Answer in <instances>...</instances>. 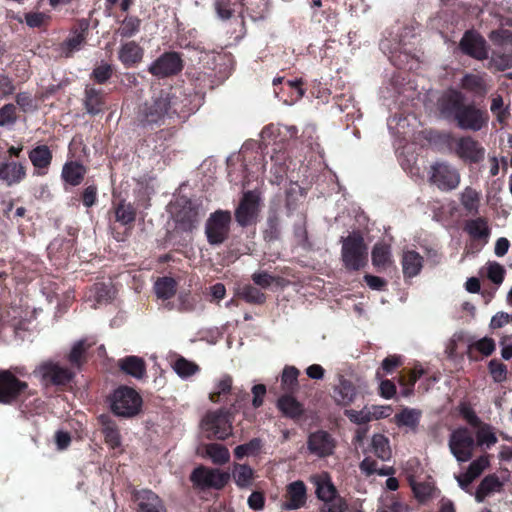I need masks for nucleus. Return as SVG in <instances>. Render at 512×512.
I'll use <instances>...</instances> for the list:
<instances>
[{"label":"nucleus","instance_id":"37998d69","mask_svg":"<svg viewBox=\"0 0 512 512\" xmlns=\"http://www.w3.org/2000/svg\"><path fill=\"white\" fill-rule=\"evenodd\" d=\"M141 21L135 16H127L121 22L117 34L123 38H130L136 35L140 30Z\"/></svg>","mask_w":512,"mask_h":512},{"label":"nucleus","instance_id":"de8ad7c7","mask_svg":"<svg viewBox=\"0 0 512 512\" xmlns=\"http://www.w3.org/2000/svg\"><path fill=\"white\" fill-rule=\"evenodd\" d=\"M17 120V108L14 104L8 103L0 108V127L10 129Z\"/></svg>","mask_w":512,"mask_h":512},{"label":"nucleus","instance_id":"bb28decb","mask_svg":"<svg viewBox=\"0 0 512 512\" xmlns=\"http://www.w3.org/2000/svg\"><path fill=\"white\" fill-rule=\"evenodd\" d=\"M143 49L134 41L126 42L121 45L118 58L126 67H132L141 61Z\"/></svg>","mask_w":512,"mask_h":512},{"label":"nucleus","instance_id":"680f3d73","mask_svg":"<svg viewBox=\"0 0 512 512\" xmlns=\"http://www.w3.org/2000/svg\"><path fill=\"white\" fill-rule=\"evenodd\" d=\"M16 103L23 112H29L36 109V103L33 96L28 92L18 93Z\"/></svg>","mask_w":512,"mask_h":512},{"label":"nucleus","instance_id":"49530a36","mask_svg":"<svg viewBox=\"0 0 512 512\" xmlns=\"http://www.w3.org/2000/svg\"><path fill=\"white\" fill-rule=\"evenodd\" d=\"M477 445L490 448L497 442V437L490 425L482 424L476 431Z\"/></svg>","mask_w":512,"mask_h":512},{"label":"nucleus","instance_id":"1a4fd4ad","mask_svg":"<svg viewBox=\"0 0 512 512\" xmlns=\"http://www.w3.org/2000/svg\"><path fill=\"white\" fill-rule=\"evenodd\" d=\"M429 179L442 191H450L458 187L460 174L456 167L447 162H438L431 166Z\"/></svg>","mask_w":512,"mask_h":512},{"label":"nucleus","instance_id":"79ce46f5","mask_svg":"<svg viewBox=\"0 0 512 512\" xmlns=\"http://www.w3.org/2000/svg\"><path fill=\"white\" fill-rule=\"evenodd\" d=\"M278 408L288 417L296 418L301 415L302 407L291 396H283L278 400Z\"/></svg>","mask_w":512,"mask_h":512},{"label":"nucleus","instance_id":"cd10ccee","mask_svg":"<svg viewBox=\"0 0 512 512\" xmlns=\"http://www.w3.org/2000/svg\"><path fill=\"white\" fill-rule=\"evenodd\" d=\"M29 159L37 169V175H43L51 163L52 154L46 145H40L29 152Z\"/></svg>","mask_w":512,"mask_h":512},{"label":"nucleus","instance_id":"e2e57ef3","mask_svg":"<svg viewBox=\"0 0 512 512\" xmlns=\"http://www.w3.org/2000/svg\"><path fill=\"white\" fill-rule=\"evenodd\" d=\"M376 377L381 380L379 385L380 395L385 399H391L396 394V386L390 380H382L383 375L380 371L376 372Z\"/></svg>","mask_w":512,"mask_h":512},{"label":"nucleus","instance_id":"423d86ee","mask_svg":"<svg viewBox=\"0 0 512 512\" xmlns=\"http://www.w3.org/2000/svg\"><path fill=\"white\" fill-rule=\"evenodd\" d=\"M447 137L451 140V151L464 163L477 164L484 160L486 150L473 137L452 138L450 135H447Z\"/></svg>","mask_w":512,"mask_h":512},{"label":"nucleus","instance_id":"a18cd8bd","mask_svg":"<svg viewBox=\"0 0 512 512\" xmlns=\"http://www.w3.org/2000/svg\"><path fill=\"white\" fill-rule=\"evenodd\" d=\"M466 230L474 239H487L489 236L487 222L481 218L469 221L466 224Z\"/></svg>","mask_w":512,"mask_h":512},{"label":"nucleus","instance_id":"6ab92c4d","mask_svg":"<svg viewBox=\"0 0 512 512\" xmlns=\"http://www.w3.org/2000/svg\"><path fill=\"white\" fill-rule=\"evenodd\" d=\"M460 48L464 53L476 59L487 57L485 40L477 33L466 32L460 41Z\"/></svg>","mask_w":512,"mask_h":512},{"label":"nucleus","instance_id":"aec40b11","mask_svg":"<svg viewBox=\"0 0 512 512\" xmlns=\"http://www.w3.org/2000/svg\"><path fill=\"white\" fill-rule=\"evenodd\" d=\"M134 498L139 512H166L162 500L151 490L138 491L135 493Z\"/></svg>","mask_w":512,"mask_h":512},{"label":"nucleus","instance_id":"393cba45","mask_svg":"<svg viewBox=\"0 0 512 512\" xmlns=\"http://www.w3.org/2000/svg\"><path fill=\"white\" fill-rule=\"evenodd\" d=\"M422 412L416 408H403L394 416L395 424L406 431L416 432L420 422Z\"/></svg>","mask_w":512,"mask_h":512},{"label":"nucleus","instance_id":"6e6552de","mask_svg":"<svg viewBox=\"0 0 512 512\" xmlns=\"http://www.w3.org/2000/svg\"><path fill=\"white\" fill-rule=\"evenodd\" d=\"M170 96L168 92L160 91L155 94L151 101L146 102L139 111L141 122L154 124L160 122L168 113L170 108Z\"/></svg>","mask_w":512,"mask_h":512},{"label":"nucleus","instance_id":"9d476101","mask_svg":"<svg viewBox=\"0 0 512 512\" xmlns=\"http://www.w3.org/2000/svg\"><path fill=\"white\" fill-rule=\"evenodd\" d=\"M475 446L472 434L466 428L454 430L449 438V449L458 462H467Z\"/></svg>","mask_w":512,"mask_h":512},{"label":"nucleus","instance_id":"774afa93","mask_svg":"<svg viewBox=\"0 0 512 512\" xmlns=\"http://www.w3.org/2000/svg\"><path fill=\"white\" fill-rule=\"evenodd\" d=\"M103 434L105 436V441L112 447L116 448L120 445V435L118 430L110 424H106L103 428Z\"/></svg>","mask_w":512,"mask_h":512},{"label":"nucleus","instance_id":"69168bd1","mask_svg":"<svg viewBox=\"0 0 512 512\" xmlns=\"http://www.w3.org/2000/svg\"><path fill=\"white\" fill-rule=\"evenodd\" d=\"M488 466V456H480L470 463L467 472L470 473L472 477L477 478Z\"/></svg>","mask_w":512,"mask_h":512},{"label":"nucleus","instance_id":"f704fd0d","mask_svg":"<svg viewBox=\"0 0 512 512\" xmlns=\"http://www.w3.org/2000/svg\"><path fill=\"white\" fill-rule=\"evenodd\" d=\"M391 250L386 244H376L372 250V263L378 268H384L391 264Z\"/></svg>","mask_w":512,"mask_h":512},{"label":"nucleus","instance_id":"13d9d810","mask_svg":"<svg viewBox=\"0 0 512 512\" xmlns=\"http://www.w3.org/2000/svg\"><path fill=\"white\" fill-rule=\"evenodd\" d=\"M345 415L355 424L362 425L371 421L370 408L364 407L357 411L353 409L345 410Z\"/></svg>","mask_w":512,"mask_h":512},{"label":"nucleus","instance_id":"4468645a","mask_svg":"<svg viewBox=\"0 0 512 512\" xmlns=\"http://www.w3.org/2000/svg\"><path fill=\"white\" fill-rule=\"evenodd\" d=\"M26 388L27 384L9 371H0V403H11Z\"/></svg>","mask_w":512,"mask_h":512},{"label":"nucleus","instance_id":"b1692460","mask_svg":"<svg viewBox=\"0 0 512 512\" xmlns=\"http://www.w3.org/2000/svg\"><path fill=\"white\" fill-rule=\"evenodd\" d=\"M315 486V492L319 500L329 499L338 494L330 475L327 472H320L310 477Z\"/></svg>","mask_w":512,"mask_h":512},{"label":"nucleus","instance_id":"5701e85b","mask_svg":"<svg viewBox=\"0 0 512 512\" xmlns=\"http://www.w3.org/2000/svg\"><path fill=\"white\" fill-rule=\"evenodd\" d=\"M423 257L415 250L406 249L402 253L401 266L405 278L416 277L423 268Z\"/></svg>","mask_w":512,"mask_h":512},{"label":"nucleus","instance_id":"4c0bfd02","mask_svg":"<svg viewBox=\"0 0 512 512\" xmlns=\"http://www.w3.org/2000/svg\"><path fill=\"white\" fill-rule=\"evenodd\" d=\"M206 455L215 463V464H224L229 461L230 453L228 449L218 443H211L205 447Z\"/></svg>","mask_w":512,"mask_h":512},{"label":"nucleus","instance_id":"5fc2aeb1","mask_svg":"<svg viewBox=\"0 0 512 512\" xmlns=\"http://www.w3.org/2000/svg\"><path fill=\"white\" fill-rule=\"evenodd\" d=\"M377 512H410L409 507L394 497L384 500Z\"/></svg>","mask_w":512,"mask_h":512},{"label":"nucleus","instance_id":"7c9ffc66","mask_svg":"<svg viewBox=\"0 0 512 512\" xmlns=\"http://www.w3.org/2000/svg\"><path fill=\"white\" fill-rule=\"evenodd\" d=\"M502 486V482L496 475L492 474L484 477L475 492L476 501L478 503L483 502L491 494L500 492Z\"/></svg>","mask_w":512,"mask_h":512},{"label":"nucleus","instance_id":"20e7f679","mask_svg":"<svg viewBox=\"0 0 512 512\" xmlns=\"http://www.w3.org/2000/svg\"><path fill=\"white\" fill-rule=\"evenodd\" d=\"M142 399L132 388L122 386L117 388L110 397L113 413L121 417H133L141 408Z\"/></svg>","mask_w":512,"mask_h":512},{"label":"nucleus","instance_id":"e433bc0d","mask_svg":"<svg viewBox=\"0 0 512 512\" xmlns=\"http://www.w3.org/2000/svg\"><path fill=\"white\" fill-rule=\"evenodd\" d=\"M236 295L243 298L246 302L252 304H262L266 299L265 295L259 289L249 284L238 287L236 290Z\"/></svg>","mask_w":512,"mask_h":512},{"label":"nucleus","instance_id":"58836bf2","mask_svg":"<svg viewBox=\"0 0 512 512\" xmlns=\"http://www.w3.org/2000/svg\"><path fill=\"white\" fill-rule=\"evenodd\" d=\"M480 203V193L471 187H466L461 194V204L469 213H477Z\"/></svg>","mask_w":512,"mask_h":512},{"label":"nucleus","instance_id":"4be33fe9","mask_svg":"<svg viewBox=\"0 0 512 512\" xmlns=\"http://www.w3.org/2000/svg\"><path fill=\"white\" fill-rule=\"evenodd\" d=\"M26 176V169L20 162H0V179L8 186L20 183Z\"/></svg>","mask_w":512,"mask_h":512},{"label":"nucleus","instance_id":"338daca9","mask_svg":"<svg viewBox=\"0 0 512 512\" xmlns=\"http://www.w3.org/2000/svg\"><path fill=\"white\" fill-rule=\"evenodd\" d=\"M489 370L496 382H502L506 379L507 369L503 363L497 360H491L489 363Z\"/></svg>","mask_w":512,"mask_h":512},{"label":"nucleus","instance_id":"052dcab7","mask_svg":"<svg viewBox=\"0 0 512 512\" xmlns=\"http://www.w3.org/2000/svg\"><path fill=\"white\" fill-rule=\"evenodd\" d=\"M490 67L504 71L512 66V56L509 54L493 53L490 59Z\"/></svg>","mask_w":512,"mask_h":512},{"label":"nucleus","instance_id":"473e14b6","mask_svg":"<svg viewBox=\"0 0 512 512\" xmlns=\"http://www.w3.org/2000/svg\"><path fill=\"white\" fill-rule=\"evenodd\" d=\"M371 451L382 461H388L392 456L389 440L382 434H375L371 439Z\"/></svg>","mask_w":512,"mask_h":512},{"label":"nucleus","instance_id":"f8f14e48","mask_svg":"<svg viewBox=\"0 0 512 512\" xmlns=\"http://www.w3.org/2000/svg\"><path fill=\"white\" fill-rule=\"evenodd\" d=\"M171 214L177 226L183 231H191L199 221V212L189 200H178L171 206Z\"/></svg>","mask_w":512,"mask_h":512},{"label":"nucleus","instance_id":"c9c22d12","mask_svg":"<svg viewBox=\"0 0 512 512\" xmlns=\"http://www.w3.org/2000/svg\"><path fill=\"white\" fill-rule=\"evenodd\" d=\"M154 289L158 298L167 300L174 296L176 292V282L172 278L163 277L155 282Z\"/></svg>","mask_w":512,"mask_h":512},{"label":"nucleus","instance_id":"c756f323","mask_svg":"<svg viewBox=\"0 0 512 512\" xmlns=\"http://www.w3.org/2000/svg\"><path fill=\"white\" fill-rule=\"evenodd\" d=\"M119 367L123 372L136 379H142L146 374L145 362L138 356H127L120 359Z\"/></svg>","mask_w":512,"mask_h":512},{"label":"nucleus","instance_id":"72a5a7b5","mask_svg":"<svg viewBox=\"0 0 512 512\" xmlns=\"http://www.w3.org/2000/svg\"><path fill=\"white\" fill-rule=\"evenodd\" d=\"M85 168L76 162L66 163L62 169V178L70 185L80 184L84 177Z\"/></svg>","mask_w":512,"mask_h":512},{"label":"nucleus","instance_id":"09e8293b","mask_svg":"<svg viewBox=\"0 0 512 512\" xmlns=\"http://www.w3.org/2000/svg\"><path fill=\"white\" fill-rule=\"evenodd\" d=\"M409 482L415 497L419 501H425L432 496L435 488L430 482H417L411 475L409 476Z\"/></svg>","mask_w":512,"mask_h":512},{"label":"nucleus","instance_id":"0eeeda50","mask_svg":"<svg viewBox=\"0 0 512 512\" xmlns=\"http://www.w3.org/2000/svg\"><path fill=\"white\" fill-rule=\"evenodd\" d=\"M230 224L231 213L229 211L217 210L212 213L205 224V234L209 244H222L228 238Z\"/></svg>","mask_w":512,"mask_h":512},{"label":"nucleus","instance_id":"603ef678","mask_svg":"<svg viewBox=\"0 0 512 512\" xmlns=\"http://www.w3.org/2000/svg\"><path fill=\"white\" fill-rule=\"evenodd\" d=\"M462 85L465 89L471 90L476 94H484L487 87L483 78L479 75H466L462 79Z\"/></svg>","mask_w":512,"mask_h":512},{"label":"nucleus","instance_id":"39448f33","mask_svg":"<svg viewBox=\"0 0 512 512\" xmlns=\"http://www.w3.org/2000/svg\"><path fill=\"white\" fill-rule=\"evenodd\" d=\"M201 428L208 438L224 440L232 434L231 414L223 409L208 412L201 421Z\"/></svg>","mask_w":512,"mask_h":512},{"label":"nucleus","instance_id":"864d4df0","mask_svg":"<svg viewBox=\"0 0 512 512\" xmlns=\"http://www.w3.org/2000/svg\"><path fill=\"white\" fill-rule=\"evenodd\" d=\"M321 501L320 512H344L346 509V503L339 494Z\"/></svg>","mask_w":512,"mask_h":512},{"label":"nucleus","instance_id":"f257e3e1","mask_svg":"<svg viewBox=\"0 0 512 512\" xmlns=\"http://www.w3.org/2000/svg\"><path fill=\"white\" fill-rule=\"evenodd\" d=\"M438 109L444 118L454 119L463 130L476 132L488 123L487 113L472 103L466 104L464 96L455 90H449L439 98Z\"/></svg>","mask_w":512,"mask_h":512},{"label":"nucleus","instance_id":"ea45409f","mask_svg":"<svg viewBox=\"0 0 512 512\" xmlns=\"http://www.w3.org/2000/svg\"><path fill=\"white\" fill-rule=\"evenodd\" d=\"M175 373L182 379H186L199 371V367L184 357H179L172 365Z\"/></svg>","mask_w":512,"mask_h":512},{"label":"nucleus","instance_id":"bf43d9fd","mask_svg":"<svg viewBox=\"0 0 512 512\" xmlns=\"http://www.w3.org/2000/svg\"><path fill=\"white\" fill-rule=\"evenodd\" d=\"M87 349L86 343L84 340H80L76 342L69 354V361L72 365L76 367H80L82 361L84 359V354Z\"/></svg>","mask_w":512,"mask_h":512},{"label":"nucleus","instance_id":"a211bd4d","mask_svg":"<svg viewBox=\"0 0 512 512\" xmlns=\"http://www.w3.org/2000/svg\"><path fill=\"white\" fill-rule=\"evenodd\" d=\"M258 206V196L254 192H246L236 210L235 216L241 226H246L254 219Z\"/></svg>","mask_w":512,"mask_h":512},{"label":"nucleus","instance_id":"3c124183","mask_svg":"<svg viewBox=\"0 0 512 512\" xmlns=\"http://www.w3.org/2000/svg\"><path fill=\"white\" fill-rule=\"evenodd\" d=\"M232 388V377L230 375L221 376L215 383L214 389L210 392L209 398L212 402H217L220 395L227 394Z\"/></svg>","mask_w":512,"mask_h":512},{"label":"nucleus","instance_id":"9b49d317","mask_svg":"<svg viewBox=\"0 0 512 512\" xmlns=\"http://www.w3.org/2000/svg\"><path fill=\"white\" fill-rule=\"evenodd\" d=\"M230 475L221 472L218 469H210L200 466L193 470L191 474V481L199 488H215L220 489L228 482Z\"/></svg>","mask_w":512,"mask_h":512},{"label":"nucleus","instance_id":"6e6d98bb","mask_svg":"<svg viewBox=\"0 0 512 512\" xmlns=\"http://www.w3.org/2000/svg\"><path fill=\"white\" fill-rule=\"evenodd\" d=\"M487 277L496 285L502 284L505 275L504 267L495 262H488L486 265Z\"/></svg>","mask_w":512,"mask_h":512},{"label":"nucleus","instance_id":"412c9836","mask_svg":"<svg viewBox=\"0 0 512 512\" xmlns=\"http://www.w3.org/2000/svg\"><path fill=\"white\" fill-rule=\"evenodd\" d=\"M287 500L282 504L285 510H296L306 502V486L302 481H295L287 486Z\"/></svg>","mask_w":512,"mask_h":512},{"label":"nucleus","instance_id":"a19ab883","mask_svg":"<svg viewBox=\"0 0 512 512\" xmlns=\"http://www.w3.org/2000/svg\"><path fill=\"white\" fill-rule=\"evenodd\" d=\"M425 371L422 367L416 366L410 373L408 380L405 377L399 378V385L402 387V395L404 397H409L413 394L414 385L416 381L424 375Z\"/></svg>","mask_w":512,"mask_h":512},{"label":"nucleus","instance_id":"c85d7f7f","mask_svg":"<svg viewBox=\"0 0 512 512\" xmlns=\"http://www.w3.org/2000/svg\"><path fill=\"white\" fill-rule=\"evenodd\" d=\"M83 104L86 112L90 115H97L103 111L104 100L100 90L86 86Z\"/></svg>","mask_w":512,"mask_h":512},{"label":"nucleus","instance_id":"f3484780","mask_svg":"<svg viewBox=\"0 0 512 512\" xmlns=\"http://www.w3.org/2000/svg\"><path fill=\"white\" fill-rule=\"evenodd\" d=\"M356 386L347 378L339 375L337 384L333 387L332 398L342 407L351 405L357 397Z\"/></svg>","mask_w":512,"mask_h":512},{"label":"nucleus","instance_id":"2eb2a0df","mask_svg":"<svg viewBox=\"0 0 512 512\" xmlns=\"http://www.w3.org/2000/svg\"><path fill=\"white\" fill-rule=\"evenodd\" d=\"M307 445L312 454L318 457H326L333 453L335 441L327 432L316 431L309 435Z\"/></svg>","mask_w":512,"mask_h":512},{"label":"nucleus","instance_id":"2f4dec72","mask_svg":"<svg viewBox=\"0 0 512 512\" xmlns=\"http://www.w3.org/2000/svg\"><path fill=\"white\" fill-rule=\"evenodd\" d=\"M232 477L239 488H250L253 484L254 470L246 464H234Z\"/></svg>","mask_w":512,"mask_h":512},{"label":"nucleus","instance_id":"dca6fc26","mask_svg":"<svg viewBox=\"0 0 512 512\" xmlns=\"http://www.w3.org/2000/svg\"><path fill=\"white\" fill-rule=\"evenodd\" d=\"M36 373L42 377L43 380L51 381L56 385L69 382L73 376L69 369L61 367L54 362H45L41 364L37 368Z\"/></svg>","mask_w":512,"mask_h":512},{"label":"nucleus","instance_id":"4d7b16f0","mask_svg":"<svg viewBox=\"0 0 512 512\" xmlns=\"http://www.w3.org/2000/svg\"><path fill=\"white\" fill-rule=\"evenodd\" d=\"M116 220L128 224L135 220V211L130 204L121 203L115 211Z\"/></svg>","mask_w":512,"mask_h":512},{"label":"nucleus","instance_id":"f03ea898","mask_svg":"<svg viewBox=\"0 0 512 512\" xmlns=\"http://www.w3.org/2000/svg\"><path fill=\"white\" fill-rule=\"evenodd\" d=\"M416 37L411 28L405 27L394 38H385L380 42L381 50L389 56L391 62L400 68L408 65L415 50Z\"/></svg>","mask_w":512,"mask_h":512},{"label":"nucleus","instance_id":"0e129e2a","mask_svg":"<svg viewBox=\"0 0 512 512\" xmlns=\"http://www.w3.org/2000/svg\"><path fill=\"white\" fill-rule=\"evenodd\" d=\"M24 18L30 28L41 27L49 20V16L43 12H29L25 14Z\"/></svg>","mask_w":512,"mask_h":512},{"label":"nucleus","instance_id":"a878e982","mask_svg":"<svg viewBox=\"0 0 512 512\" xmlns=\"http://www.w3.org/2000/svg\"><path fill=\"white\" fill-rule=\"evenodd\" d=\"M114 294L115 291L111 284L97 283L89 290L86 300L92 303L91 307L96 308L97 305L110 302Z\"/></svg>","mask_w":512,"mask_h":512},{"label":"nucleus","instance_id":"ddd939ff","mask_svg":"<svg viewBox=\"0 0 512 512\" xmlns=\"http://www.w3.org/2000/svg\"><path fill=\"white\" fill-rule=\"evenodd\" d=\"M182 68L180 55L176 52H166L149 65L148 71L158 78H165L179 73Z\"/></svg>","mask_w":512,"mask_h":512},{"label":"nucleus","instance_id":"7ed1b4c3","mask_svg":"<svg viewBox=\"0 0 512 512\" xmlns=\"http://www.w3.org/2000/svg\"><path fill=\"white\" fill-rule=\"evenodd\" d=\"M342 261L347 269L359 270L367 261V246L363 237L358 232H352L347 237H342Z\"/></svg>","mask_w":512,"mask_h":512},{"label":"nucleus","instance_id":"c03bdc74","mask_svg":"<svg viewBox=\"0 0 512 512\" xmlns=\"http://www.w3.org/2000/svg\"><path fill=\"white\" fill-rule=\"evenodd\" d=\"M85 41V33L84 31L81 32H73L66 41L62 44V53L65 54V56H70L72 53L79 51Z\"/></svg>","mask_w":512,"mask_h":512},{"label":"nucleus","instance_id":"8fccbe9b","mask_svg":"<svg viewBox=\"0 0 512 512\" xmlns=\"http://www.w3.org/2000/svg\"><path fill=\"white\" fill-rule=\"evenodd\" d=\"M261 447L262 441L259 438H254L248 443L237 446L234 454L237 459H242L245 456H254L260 451Z\"/></svg>","mask_w":512,"mask_h":512}]
</instances>
